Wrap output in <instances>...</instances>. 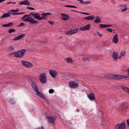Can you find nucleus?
<instances>
[{
	"label": "nucleus",
	"instance_id": "nucleus-23",
	"mask_svg": "<svg viewBox=\"0 0 129 129\" xmlns=\"http://www.w3.org/2000/svg\"><path fill=\"white\" fill-rule=\"evenodd\" d=\"M32 87L34 88L35 91H36L37 89H38L37 85L34 82H33L32 83Z\"/></svg>",
	"mask_w": 129,
	"mask_h": 129
},
{
	"label": "nucleus",
	"instance_id": "nucleus-32",
	"mask_svg": "<svg viewBox=\"0 0 129 129\" xmlns=\"http://www.w3.org/2000/svg\"><path fill=\"white\" fill-rule=\"evenodd\" d=\"M83 59L84 61H89V58L88 57H83Z\"/></svg>",
	"mask_w": 129,
	"mask_h": 129
},
{
	"label": "nucleus",
	"instance_id": "nucleus-37",
	"mask_svg": "<svg viewBox=\"0 0 129 129\" xmlns=\"http://www.w3.org/2000/svg\"><path fill=\"white\" fill-rule=\"evenodd\" d=\"M19 11V9H17L16 10H11V11L13 12H18Z\"/></svg>",
	"mask_w": 129,
	"mask_h": 129
},
{
	"label": "nucleus",
	"instance_id": "nucleus-40",
	"mask_svg": "<svg viewBox=\"0 0 129 129\" xmlns=\"http://www.w3.org/2000/svg\"><path fill=\"white\" fill-rule=\"evenodd\" d=\"M107 30L109 32H112V30L111 28H108L107 29Z\"/></svg>",
	"mask_w": 129,
	"mask_h": 129
},
{
	"label": "nucleus",
	"instance_id": "nucleus-8",
	"mask_svg": "<svg viewBox=\"0 0 129 129\" xmlns=\"http://www.w3.org/2000/svg\"><path fill=\"white\" fill-rule=\"evenodd\" d=\"M22 65L28 68H30L32 67L31 63L29 62L22 60L21 61Z\"/></svg>",
	"mask_w": 129,
	"mask_h": 129
},
{
	"label": "nucleus",
	"instance_id": "nucleus-39",
	"mask_svg": "<svg viewBox=\"0 0 129 129\" xmlns=\"http://www.w3.org/2000/svg\"><path fill=\"white\" fill-rule=\"evenodd\" d=\"M24 13V12H21V13H13V15H18V14H22Z\"/></svg>",
	"mask_w": 129,
	"mask_h": 129
},
{
	"label": "nucleus",
	"instance_id": "nucleus-53",
	"mask_svg": "<svg viewBox=\"0 0 129 129\" xmlns=\"http://www.w3.org/2000/svg\"><path fill=\"white\" fill-rule=\"evenodd\" d=\"M127 73L129 75V68H128L127 70L126 71Z\"/></svg>",
	"mask_w": 129,
	"mask_h": 129
},
{
	"label": "nucleus",
	"instance_id": "nucleus-1",
	"mask_svg": "<svg viewBox=\"0 0 129 129\" xmlns=\"http://www.w3.org/2000/svg\"><path fill=\"white\" fill-rule=\"evenodd\" d=\"M105 77L108 79H115L117 80L126 79L128 78V77L127 76L116 75L111 74H107L105 75Z\"/></svg>",
	"mask_w": 129,
	"mask_h": 129
},
{
	"label": "nucleus",
	"instance_id": "nucleus-10",
	"mask_svg": "<svg viewBox=\"0 0 129 129\" xmlns=\"http://www.w3.org/2000/svg\"><path fill=\"white\" fill-rule=\"evenodd\" d=\"M47 118L48 119L49 123L53 124L55 122V119L54 117L50 116L47 117Z\"/></svg>",
	"mask_w": 129,
	"mask_h": 129
},
{
	"label": "nucleus",
	"instance_id": "nucleus-16",
	"mask_svg": "<svg viewBox=\"0 0 129 129\" xmlns=\"http://www.w3.org/2000/svg\"><path fill=\"white\" fill-rule=\"evenodd\" d=\"M19 4L20 5H24L28 6H30V3L27 0H25L19 2Z\"/></svg>",
	"mask_w": 129,
	"mask_h": 129
},
{
	"label": "nucleus",
	"instance_id": "nucleus-14",
	"mask_svg": "<svg viewBox=\"0 0 129 129\" xmlns=\"http://www.w3.org/2000/svg\"><path fill=\"white\" fill-rule=\"evenodd\" d=\"M61 15L62 17L61 18L64 20H68L70 18L69 16L67 14L61 13Z\"/></svg>",
	"mask_w": 129,
	"mask_h": 129
},
{
	"label": "nucleus",
	"instance_id": "nucleus-21",
	"mask_svg": "<svg viewBox=\"0 0 129 129\" xmlns=\"http://www.w3.org/2000/svg\"><path fill=\"white\" fill-rule=\"evenodd\" d=\"M118 54L116 52H114L112 54L113 58L114 59L116 60L118 58Z\"/></svg>",
	"mask_w": 129,
	"mask_h": 129
},
{
	"label": "nucleus",
	"instance_id": "nucleus-58",
	"mask_svg": "<svg viewBox=\"0 0 129 129\" xmlns=\"http://www.w3.org/2000/svg\"><path fill=\"white\" fill-rule=\"evenodd\" d=\"M13 3V4H16V3H15V2H14V3Z\"/></svg>",
	"mask_w": 129,
	"mask_h": 129
},
{
	"label": "nucleus",
	"instance_id": "nucleus-7",
	"mask_svg": "<svg viewBox=\"0 0 129 129\" xmlns=\"http://www.w3.org/2000/svg\"><path fill=\"white\" fill-rule=\"evenodd\" d=\"M78 29L77 28L73 29L71 30L67 31L66 34L67 35H73L76 33L78 31Z\"/></svg>",
	"mask_w": 129,
	"mask_h": 129
},
{
	"label": "nucleus",
	"instance_id": "nucleus-35",
	"mask_svg": "<svg viewBox=\"0 0 129 129\" xmlns=\"http://www.w3.org/2000/svg\"><path fill=\"white\" fill-rule=\"evenodd\" d=\"M13 25V23L12 22L9 23L8 24H7L8 27L12 26Z\"/></svg>",
	"mask_w": 129,
	"mask_h": 129
},
{
	"label": "nucleus",
	"instance_id": "nucleus-25",
	"mask_svg": "<svg viewBox=\"0 0 129 129\" xmlns=\"http://www.w3.org/2000/svg\"><path fill=\"white\" fill-rule=\"evenodd\" d=\"M101 21V20L100 17L98 16L96 17L94 20L95 22L97 23L100 22Z\"/></svg>",
	"mask_w": 129,
	"mask_h": 129
},
{
	"label": "nucleus",
	"instance_id": "nucleus-42",
	"mask_svg": "<svg viewBox=\"0 0 129 129\" xmlns=\"http://www.w3.org/2000/svg\"><path fill=\"white\" fill-rule=\"evenodd\" d=\"M81 13L82 14H86L87 15H90V14L89 13H85V12H81Z\"/></svg>",
	"mask_w": 129,
	"mask_h": 129
},
{
	"label": "nucleus",
	"instance_id": "nucleus-44",
	"mask_svg": "<svg viewBox=\"0 0 129 129\" xmlns=\"http://www.w3.org/2000/svg\"><path fill=\"white\" fill-rule=\"evenodd\" d=\"M48 22L50 24L52 25L53 24V21H48Z\"/></svg>",
	"mask_w": 129,
	"mask_h": 129
},
{
	"label": "nucleus",
	"instance_id": "nucleus-18",
	"mask_svg": "<svg viewBox=\"0 0 129 129\" xmlns=\"http://www.w3.org/2000/svg\"><path fill=\"white\" fill-rule=\"evenodd\" d=\"M112 41L115 44H117L118 43V39L117 34H115L114 36L112 39Z\"/></svg>",
	"mask_w": 129,
	"mask_h": 129
},
{
	"label": "nucleus",
	"instance_id": "nucleus-26",
	"mask_svg": "<svg viewBox=\"0 0 129 129\" xmlns=\"http://www.w3.org/2000/svg\"><path fill=\"white\" fill-rule=\"evenodd\" d=\"M121 88L122 89H123L124 91H126L129 94V88L124 86L121 87Z\"/></svg>",
	"mask_w": 129,
	"mask_h": 129
},
{
	"label": "nucleus",
	"instance_id": "nucleus-36",
	"mask_svg": "<svg viewBox=\"0 0 129 129\" xmlns=\"http://www.w3.org/2000/svg\"><path fill=\"white\" fill-rule=\"evenodd\" d=\"M25 25V23H21L20 24L17 26H22Z\"/></svg>",
	"mask_w": 129,
	"mask_h": 129
},
{
	"label": "nucleus",
	"instance_id": "nucleus-6",
	"mask_svg": "<svg viewBox=\"0 0 129 129\" xmlns=\"http://www.w3.org/2000/svg\"><path fill=\"white\" fill-rule=\"evenodd\" d=\"M125 123L123 122L118 124L115 126V129H125Z\"/></svg>",
	"mask_w": 129,
	"mask_h": 129
},
{
	"label": "nucleus",
	"instance_id": "nucleus-15",
	"mask_svg": "<svg viewBox=\"0 0 129 129\" xmlns=\"http://www.w3.org/2000/svg\"><path fill=\"white\" fill-rule=\"evenodd\" d=\"M128 108V106L127 105H123L121 106L120 109L121 112L122 113H124L126 112V110Z\"/></svg>",
	"mask_w": 129,
	"mask_h": 129
},
{
	"label": "nucleus",
	"instance_id": "nucleus-45",
	"mask_svg": "<svg viewBox=\"0 0 129 129\" xmlns=\"http://www.w3.org/2000/svg\"><path fill=\"white\" fill-rule=\"evenodd\" d=\"M127 9L126 8H125L124 9H123L122 10H121V11L122 12H123L125 11H126L127 10Z\"/></svg>",
	"mask_w": 129,
	"mask_h": 129
},
{
	"label": "nucleus",
	"instance_id": "nucleus-49",
	"mask_svg": "<svg viewBox=\"0 0 129 129\" xmlns=\"http://www.w3.org/2000/svg\"><path fill=\"white\" fill-rule=\"evenodd\" d=\"M30 15H25L24 16V17L25 18V17L29 16Z\"/></svg>",
	"mask_w": 129,
	"mask_h": 129
},
{
	"label": "nucleus",
	"instance_id": "nucleus-2",
	"mask_svg": "<svg viewBox=\"0 0 129 129\" xmlns=\"http://www.w3.org/2000/svg\"><path fill=\"white\" fill-rule=\"evenodd\" d=\"M21 19L24 21L28 22L32 24L38 23L37 21L35 20L33 18L29 17L25 18L23 16L21 17Z\"/></svg>",
	"mask_w": 129,
	"mask_h": 129
},
{
	"label": "nucleus",
	"instance_id": "nucleus-20",
	"mask_svg": "<svg viewBox=\"0 0 129 129\" xmlns=\"http://www.w3.org/2000/svg\"><path fill=\"white\" fill-rule=\"evenodd\" d=\"M94 16L91 15L86 17L84 19L86 20H92L94 19Z\"/></svg>",
	"mask_w": 129,
	"mask_h": 129
},
{
	"label": "nucleus",
	"instance_id": "nucleus-22",
	"mask_svg": "<svg viewBox=\"0 0 129 129\" xmlns=\"http://www.w3.org/2000/svg\"><path fill=\"white\" fill-rule=\"evenodd\" d=\"M88 98L91 100L92 101L94 99V94L93 93H90L87 95Z\"/></svg>",
	"mask_w": 129,
	"mask_h": 129
},
{
	"label": "nucleus",
	"instance_id": "nucleus-12",
	"mask_svg": "<svg viewBox=\"0 0 129 129\" xmlns=\"http://www.w3.org/2000/svg\"><path fill=\"white\" fill-rule=\"evenodd\" d=\"M35 91L36 92L38 96L45 100H46L45 97L42 94L41 92L39 91L38 89H37V90Z\"/></svg>",
	"mask_w": 129,
	"mask_h": 129
},
{
	"label": "nucleus",
	"instance_id": "nucleus-50",
	"mask_svg": "<svg viewBox=\"0 0 129 129\" xmlns=\"http://www.w3.org/2000/svg\"><path fill=\"white\" fill-rule=\"evenodd\" d=\"M97 34L99 36H102V35L101 34H99V32H97Z\"/></svg>",
	"mask_w": 129,
	"mask_h": 129
},
{
	"label": "nucleus",
	"instance_id": "nucleus-51",
	"mask_svg": "<svg viewBox=\"0 0 129 129\" xmlns=\"http://www.w3.org/2000/svg\"><path fill=\"white\" fill-rule=\"evenodd\" d=\"M82 2H80V3H81V4H84V3H85V2L84 1L82 0Z\"/></svg>",
	"mask_w": 129,
	"mask_h": 129
},
{
	"label": "nucleus",
	"instance_id": "nucleus-41",
	"mask_svg": "<svg viewBox=\"0 0 129 129\" xmlns=\"http://www.w3.org/2000/svg\"><path fill=\"white\" fill-rule=\"evenodd\" d=\"M27 9H30V10H35L34 8H33L31 7H27Z\"/></svg>",
	"mask_w": 129,
	"mask_h": 129
},
{
	"label": "nucleus",
	"instance_id": "nucleus-11",
	"mask_svg": "<svg viewBox=\"0 0 129 129\" xmlns=\"http://www.w3.org/2000/svg\"><path fill=\"white\" fill-rule=\"evenodd\" d=\"M90 25L88 24L86 25L85 26L80 27V30L81 31L88 30L90 29Z\"/></svg>",
	"mask_w": 129,
	"mask_h": 129
},
{
	"label": "nucleus",
	"instance_id": "nucleus-54",
	"mask_svg": "<svg viewBox=\"0 0 129 129\" xmlns=\"http://www.w3.org/2000/svg\"><path fill=\"white\" fill-rule=\"evenodd\" d=\"M72 11H73V12H77V13H78V12H79L78 11H76V10H72Z\"/></svg>",
	"mask_w": 129,
	"mask_h": 129
},
{
	"label": "nucleus",
	"instance_id": "nucleus-33",
	"mask_svg": "<svg viewBox=\"0 0 129 129\" xmlns=\"http://www.w3.org/2000/svg\"><path fill=\"white\" fill-rule=\"evenodd\" d=\"M65 7H70V8H77V7L73 6L72 5H66L65 6Z\"/></svg>",
	"mask_w": 129,
	"mask_h": 129
},
{
	"label": "nucleus",
	"instance_id": "nucleus-27",
	"mask_svg": "<svg viewBox=\"0 0 129 129\" xmlns=\"http://www.w3.org/2000/svg\"><path fill=\"white\" fill-rule=\"evenodd\" d=\"M66 60L69 62L72 63L73 62L72 60L70 57L67 58L66 59Z\"/></svg>",
	"mask_w": 129,
	"mask_h": 129
},
{
	"label": "nucleus",
	"instance_id": "nucleus-34",
	"mask_svg": "<svg viewBox=\"0 0 129 129\" xmlns=\"http://www.w3.org/2000/svg\"><path fill=\"white\" fill-rule=\"evenodd\" d=\"M54 92V90L52 89H50L49 90V92L50 93H52Z\"/></svg>",
	"mask_w": 129,
	"mask_h": 129
},
{
	"label": "nucleus",
	"instance_id": "nucleus-57",
	"mask_svg": "<svg viewBox=\"0 0 129 129\" xmlns=\"http://www.w3.org/2000/svg\"><path fill=\"white\" fill-rule=\"evenodd\" d=\"M77 1H80V2H82V0H77Z\"/></svg>",
	"mask_w": 129,
	"mask_h": 129
},
{
	"label": "nucleus",
	"instance_id": "nucleus-13",
	"mask_svg": "<svg viewBox=\"0 0 129 129\" xmlns=\"http://www.w3.org/2000/svg\"><path fill=\"white\" fill-rule=\"evenodd\" d=\"M49 73L51 76L53 78H55L56 76L57 72L55 71L51 70H50Z\"/></svg>",
	"mask_w": 129,
	"mask_h": 129
},
{
	"label": "nucleus",
	"instance_id": "nucleus-31",
	"mask_svg": "<svg viewBox=\"0 0 129 129\" xmlns=\"http://www.w3.org/2000/svg\"><path fill=\"white\" fill-rule=\"evenodd\" d=\"M15 31V30L14 29H11L9 30L8 31L10 33L14 32Z\"/></svg>",
	"mask_w": 129,
	"mask_h": 129
},
{
	"label": "nucleus",
	"instance_id": "nucleus-56",
	"mask_svg": "<svg viewBox=\"0 0 129 129\" xmlns=\"http://www.w3.org/2000/svg\"><path fill=\"white\" fill-rule=\"evenodd\" d=\"M12 3V2H8L7 3V4H10V3Z\"/></svg>",
	"mask_w": 129,
	"mask_h": 129
},
{
	"label": "nucleus",
	"instance_id": "nucleus-38",
	"mask_svg": "<svg viewBox=\"0 0 129 129\" xmlns=\"http://www.w3.org/2000/svg\"><path fill=\"white\" fill-rule=\"evenodd\" d=\"M84 3H84V4H90L91 3V2L88 1L85 2Z\"/></svg>",
	"mask_w": 129,
	"mask_h": 129
},
{
	"label": "nucleus",
	"instance_id": "nucleus-17",
	"mask_svg": "<svg viewBox=\"0 0 129 129\" xmlns=\"http://www.w3.org/2000/svg\"><path fill=\"white\" fill-rule=\"evenodd\" d=\"M50 13H44L42 14V17H41V18H42L41 19V20L43 19H45L47 17L48 15H51Z\"/></svg>",
	"mask_w": 129,
	"mask_h": 129
},
{
	"label": "nucleus",
	"instance_id": "nucleus-28",
	"mask_svg": "<svg viewBox=\"0 0 129 129\" xmlns=\"http://www.w3.org/2000/svg\"><path fill=\"white\" fill-rule=\"evenodd\" d=\"M99 25L100 28H106V24H100Z\"/></svg>",
	"mask_w": 129,
	"mask_h": 129
},
{
	"label": "nucleus",
	"instance_id": "nucleus-47",
	"mask_svg": "<svg viewBox=\"0 0 129 129\" xmlns=\"http://www.w3.org/2000/svg\"><path fill=\"white\" fill-rule=\"evenodd\" d=\"M9 50H13V47L12 46H11L9 48Z\"/></svg>",
	"mask_w": 129,
	"mask_h": 129
},
{
	"label": "nucleus",
	"instance_id": "nucleus-55",
	"mask_svg": "<svg viewBox=\"0 0 129 129\" xmlns=\"http://www.w3.org/2000/svg\"><path fill=\"white\" fill-rule=\"evenodd\" d=\"M5 0H0V3L2 2L5 1Z\"/></svg>",
	"mask_w": 129,
	"mask_h": 129
},
{
	"label": "nucleus",
	"instance_id": "nucleus-29",
	"mask_svg": "<svg viewBox=\"0 0 129 129\" xmlns=\"http://www.w3.org/2000/svg\"><path fill=\"white\" fill-rule=\"evenodd\" d=\"M9 102L12 104H14L15 103V102L13 99H10L9 101Z\"/></svg>",
	"mask_w": 129,
	"mask_h": 129
},
{
	"label": "nucleus",
	"instance_id": "nucleus-46",
	"mask_svg": "<svg viewBox=\"0 0 129 129\" xmlns=\"http://www.w3.org/2000/svg\"><path fill=\"white\" fill-rule=\"evenodd\" d=\"M112 25H107L106 24V28L109 27L111 26Z\"/></svg>",
	"mask_w": 129,
	"mask_h": 129
},
{
	"label": "nucleus",
	"instance_id": "nucleus-24",
	"mask_svg": "<svg viewBox=\"0 0 129 129\" xmlns=\"http://www.w3.org/2000/svg\"><path fill=\"white\" fill-rule=\"evenodd\" d=\"M10 16V15L8 13H5L1 16V18L2 19H3L5 17H9Z\"/></svg>",
	"mask_w": 129,
	"mask_h": 129
},
{
	"label": "nucleus",
	"instance_id": "nucleus-43",
	"mask_svg": "<svg viewBox=\"0 0 129 129\" xmlns=\"http://www.w3.org/2000/svg\"><path fill=\"white\" fill-rule=\"evenodd\" d=\"M36 129H44V128L43 126H41L40 127L36 128Z\"/></svg>",
	"mask_w": 129,
	"mask_h": 129
},
{
	"label": "nucleus",
	"instance_id": "nucleus-19",
	"mask_svg": "<svg viewBox=\"0 0 129 129\" xmlns=\"http://www.w3.org/2000/svg\"><path fill=\"white\" fill-rule=\"evenodd\" d=\"M25 36L24 34H21L18 36L14 38L13 40L14 41H16L19 40L24 37Z\"/></svg>",
	"mask_w": 129,
	"mask_h": 129
},
{
	"label": "nucleus",
	"instance_id": "nucleus-52",
	"mask_svg": "<svg viewBox=\"0 0 129 129\" xmlns=\"http://www.w3.org/2000/svg\"><path fill=\"white\" fill-rule=\"evenodd\" d=\"M2 26L3 27H8L7 25V24H4L2 25Z\"/></svg>",
	"mask_w": 129,
	"mask_h": 129
},
{
	"label": "nucleus",
	"instance_id": "nucleus-9",
	"mask_svg": "<svg viewBox=\"0 0 129 129\" xmlns=\"http://www.w3.org/2000/svg\"><path fill=\"white\" fill-rule=\"evenodd\" d=\"M30 15L33 16L34 18L36 19L39 20H41V19L42 18H41V17L40 16L39 14L38 13L31 12L30 13Z\"/></svg>",
	"mask_w": 129,
	"mask_h": 129
},
{
	"label": "nucleus",
	"instance_id": "nucleus-48",
	"mask_svg": "<svg viewBox=\"0 0 129 129\" xmlns=\"http://www.w3.org/2000/svg\"><path fill=\"white\" fill-rule=\"evenodd\" d=\"M126 122L127 123L128 126H129V119H128L127 120Z\"/></svg>",
	"mask_w": 129,
	"mask_h": 129
},
{
	"label": "nucleus",
	"instance_id": "nucleus-30",
	"mask_svg": "<svg viewBox=\"0 0 129 129\" xmlns=\"http://www.w3.org/2000/svg\"><path fill=\"white\" fill-rule=\"evenodd\" d=\"M125 54V52L124 51H123L120 54V58H121V56H124Z\"/></svg>",
	"mask_w": 129,
	"mask_h": 129
},
{
	"label": "nucleus",
	"instance_id": "nucleus-3",
	"mask_svg": "<svg viewBox=\"0 0 129 129\" xmlns=\"http://www.w3.org/2000/svg\"><path fill=\"white\" fill-rule=\"evenodd\" d=\"M25 52L26 50H25L22 49L17 52L13 53V54L16 57L19 58L22 57L24 55Z\"/></svg>",
	"mask_w": 129,
	"mask_h": 129
},
{
	"label": "nucleus",
	"instance_id": "nucleus-5",
	"mask_svg": "<svg viewBox=\"0 0 129 129\" xmlns=\"http://www.w3.org/2000/svg\"><path fill=\"white\" fill-rule=\"evenodd\" d=\"M70 86L71 88H75L78 86V82H75L74 81H72L69 82Z\"/></svg>",
	"mask_w": 129,
	"mask_h": 129
},
{
	"label": "nucleus",
	"instance_id": "nucleus-4",
	"mask_svg": "<svg viewBox=\"0 0 129 129\" xmlns=\"http://www.w3.org/2000/svg\"><path fill=\"white\" fill-rule=\"evenodd\" d=\"M40 80L42 83L44 84L46 82L47 79L45 73H43L40 75Z\"/></svg>",
	"mask_w": 129,
	"mask_h": 129
}]
</instances>
